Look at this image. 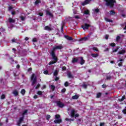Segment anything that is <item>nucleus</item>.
<instances>
[{
	"label": "nucleus",
	"mask_w": 126,
	"mask_h": 126,
	"mask_svg": "<svg viewBox=\"0 0 126 126\" xmlns=\"http://www.w3.org/2000/svg\"><path fill=\"white\" fill-rule=\"evenodd\" d=\"M63 48V46L62 45L55 46L53 47V50L50 54L55 61H51L49 63V65H51V64H54V63H56L58 62V58H57L56 54H55V51L56 50H62Z\"/></svg>",
	"instance_id": "f257e3e1"
},
{
	"label": "nucleus",
	"mask_w": 126,
	"mask_h": 126,
	"mask_svg": "<svg viewBox=\"0 0 126 126\" xmlns=\"http://www.w3.org/2000/svg\"><path fill=\"white\" fill-rule=\"evenodd\" d=\"M105 1L106 2V5L110 7H113L114 3L116 2V0H105Z\"/></svg>",
	"instance_id": "f03ea898"
},
{
	"label": "nucleus",
	"mask_w": 126,
	"mask_h": 126,
	"mask_svg": "<svg viewBox=\"0 0 126 126\" xmlns=\"http://www.w3.org/2000/svg\"><path fill=\"white\" fill-rule=\"evenodd\" d=\"M55 124H61L62 123V119H61V115L57 114L55 115V120H54Z\"/></svg>",
	"instance_id": "7ed1b4c3"
},
{
	"label": "nucleus",
	"mask_w": 126,
	"mask_h": 126,
	"mask_svg": "<svg viewBox=\"0 0 126 126\" xmlns=\"http://www.w3.org/2000/svg\"><path fill=\"white\" fill-rule=\"evenodd\" d=\"M32 85H35L37 82V77L35 76V74H32L31 76Z\"/></svg>",
	"instance_id": "20e7f679"
},
{
	"label": "nucleus",
	"mask_w": 126,
	"mask_h": 126,
	"mask_svg": "<svg viewBox=\"0 0 126 126\" xmlns=\"http://www.w3.org/2000/svg\"><path fill=\"white\" fill-rule=\"evenodd\" d=\"M75 113H76V112H75V110L74 109H72L71 111V117H74V118H77L78 117H79V114H75Z\"/></svg>",
	"instance_id": "39448f33"
},
{
	"label": "nucleus",
	"mask_w": 126,
	"mask_h": 126,
	"mask_svg": "<svg viewBox=\"0 0 126 126\" xmlns=\"http://www.w3.org/2000/svg\"><path fill=\"white\" fill-rule=\"evenodd\" d=\"M90 27V25L85 24L84 25L82 26V28H83V30H87V29H88V28H89Z\"/></svg>",
	"instance_id": "423d86ee"
},
{
	"label": "nucleus",
	"mask_w": 126,
	"mask_h": 126,
	"mask_svg": "<svg viewBox=\"0 0 126 126\" xmlns=\"http://www.w3.org/2000/svg\"><path fill=\"white\" fill-rule=\"evenodd\" d=\"M78 62H79L80 64H82V65L84 64V63H85V61L83 60V58L82 57L79 58Z\"/></svg>",
	"instance_id": "0eeeda50"
},
{
	"label": "nucleus",
	"mask_w": 126,
	"mask_h": 126,
	"mask_svg": "<svg viewBox=\"0 0 126 126\" xmlns=\"http://www.w3.org/2000/svg\"><path fill=\"white\" fill-rule=\"evenodd\" d=\"M24 119V116H23L22 117L20 118L17 122V126H20V125H21V123L23 122V119Z\"/></svg>",
	"instance_id": "6e6552de"
},
{
	"label": "nucleus",
	"mask_w": 126,
	"mask_h": 126,
	"mask_svg": "<svg viewBox=\"0 0 126 126\" xmlns=\"http://www.w3.org/2000/svg\"><path fill=\"white\" fill-rule=\"evenodd\" d=\"M57 104L60 108H63V107H64V104L61 101H57Z\"/></svg>",
	"instance_id": "1a4fd4ad"
},
{
	"label": "nucleus",
	"mask_w": 126,
	"mask_h": 126,
	"mask_svg": "<svg viewBox=\"0 0 126 126\" xmlns=\"http://www.w3.org/2000/svg\"><path fill=\"white\" fill-rule=\"evenodd\" d=\"M91 0H86L84 2L82 3V5H86V4H88V3H90V2H91Z\"/></svg>",
	"instance_id": "9d476101"
},
{
	"label": "nucleus",
	"mask_w": 126,
	"mask_h": 126,
	"mask_svg": "<svg viewBox=\"0 0 126 126\" xmlns=\"http://www.w3.org/2000/svg\"><path fill=\"white\" fill-rule=\"evenodd\" d=\"M44 30H47V31H52V30H53V28L49 26H47L44 28Z\"/></svg>",
	"instance_id": "9b49d317"
},
{
	"label": "nucleus",
	"mask_w": 126,
	"mask_h": 126,
	"mask_svg": "<svg viewBox=\"0 0 126 126\" xmlns=\"http://www.w3.org/2000/svg\"><path fill=\"white\" fill-rule=\"evenodd\" d=\"M8 21L9 23H14L15 22V19L12 18H9Z\"/></svg>",
	"instance_id": "f8f14e48"
},
{
	"label": "nucleus",
	"mask_w": 126,
	"mask_h": 126,
	"mask_svg": "<svg viewBox=\"0 0 126 126\" xmlns=\"http://www.w3.org/2000/svg\"><path fill=\"white\" fill-rule=\"evenodd\" d=\"M125 53H126V50H122L118 52V55H124V54H125Z\"/></svg>",
	"instance_id": "ddd939ff"
},
{
	"label": "nucleus",
	"mask_w": 126,
	"mask_h": 126,
	"mask_svg": "<svg viewBox=\"0 0 126 126\" xmlns=\"http://www.w3.org/2000/svg\"><path fill=\"white\" fill-rule=\"evenodd\" d=\"M79 61V58H73L72 60V63H77Z\"/></svg>",
	"instance_id": "4468645a"
},
{
	"label": "nucleus",
	"mask_w": 126,
	"mask_h": 126,
	"mask_svg": "<svg viewBox=\"0 0 126 126\" xmlns=\"http://www.w3.org/2000/svg\"><path fill=\"white\" fill-rule=\"evenodd\" d=\"M46 14L47 15L50 16V17H53V14H52L50 11H46Z\"/></svg>",
	"instance_id": "2eb2a0df"
},
{
	"label": "nucleus",
	"mask_w": 126,
	"mask_h": 126,
	"mask_svg": "<svg viewBox=\"0 0 126 126\" xmlns=\"http://www.w3.org/2000/svg\"><path fill=\"white\" fill-rule=\"evenodd\" d=\"M78 98H79V96L78 95H75L72 96V99L73 100H77V99H78Z\"/></svg>",
	"instance_id": "dca6fc26"
},
{
	"label": "nucleus",
	"mask_w": 126,
	"mask_h": 126,
	"mask_svg": "<svg viewBox=\"0 0 126 126\" xmlns=\"http://www.w3.org/2000/svg\"><path fill=\"white\" fill-rule=\"evenodd\" d=\"M125 99H126V96L123 95L122 97L121 98H119L118 100L119 102H123V101H124Z\"/></svg>",
	"instance_id": "f3484780"
},
{
	"label": "nucleus",
	"mask_w": 126,
	"mask_h": 126,
	"mask_svg": "<svg viewBox=\"0 0 126 126\" xmlns=\"http://www.w3.org/2000/svg\"><path fill=\"white\" fill-rule=\"evenodd\" d=\"M64 37L66 39H67V40H68L69 41H71L72 40V37H69L67 35H65Z\"/></svg>",
	"instance_id": "a211bd4d"
},
{
	"label": "nucleus",
	"mask_w": 126,
	"mask_h": 126,
	"mask_svg": "<svg viewBox=\"0 0 126 126\" xmlns=\"http://www.w3.org/2000/svg\"><path fill=\"white\" fill-rule=\"evenodd\" d=\"M13 94L15 96H18V91H16V90H14L13 92Z\"/></svg>",
	"instance_id": "6ab92c4d"
},
{
	"label": "nucleus",
	"mask_w": 126,
	"mask_h": 126,
	"mask_svg": "<svg viewBox=\"0 0 126 126\" xmlns=\"http://www.w3.org/2000/svg\"><path fill=\"white\" fill-rule=\"evenodd\" d=\"M50 89H51V90H52V91H54L55 90V89H56V86H55L54 85H51L50 86Z\"/></svg>",
	"instance_id": "aec40b11"
},
{
	"label": "nucleus",
	"mask_w": 126,
	"mask_h": 126,
	"mask_svg": "<svg viewBox=\"0 0 126 126\" xmlns=\"http://www.w3.org/2000/svg\"><path fill=\"white\" fill-rule=\"evenodd\" d=\"M89 35H88L87 37H84L83 38H82V40L83 41H87V40H89Z\"/></svg>",
	"instance_id": "412c9836"
},
{
	"label": "nucleus",
	"mask_w": 126,
	"mask_h": 126,
	"mask_svg": "<svg viewBox=\"0 0 126 126\" xmlns=\"http://www.w3.org/2000/svg\"><path fill=\"white\" fill-rule=\"evenodd\" d=\"M37 94L38 95H39L40 96H42V95H43V92H42L41 91H38L37 92Z\"/></svg>",
	"instance_id": "4be33fe9"
},
{
	"label": "nucleus",
	"mask_w": 126,
	"mask_h": 126,
	"mask_svg": "<svg viewBox=\"0 0 126 126\" xmlns=\"http://www.w3.org/2000/svg\"><path fill=\"white\" fill-rule=\"evenodd\" d=\"M59 73V70H56L54 72V76H57Z\"/></svg>",
	"instance_id": "5701e85b"
},
{
	"label": "nucleus",
	"mask_w": 126,
	"mask_h": 126,
	"mask_svg": "<svg viewBox=\"0 0 126 126\" xmlns=\"http://www.w3.org/2000/svg\"><path fill=\"white\" fill-rule=\"evenodd\" d=\"M91 56H93V58H97L99 55H98V54H92Z\"/></svg>",
	"instance_id": "b1692460"
},
{
	"label": "nucleus",
	"mask_w": 126,
	"mask_h": 126,
	"mask_svg": "<svg viewBox=\"0 0 126 126\" xmlns=\"http://www.w3.org/2000/svg\"><path fill=\"white\" fill-rule=\"evenodd\" d=\"M105 20L107 22H113V21L112 20H110V19H108L107 18H105Z\"/></svg>",
	"instance_id": "393cba45"
},
{
	"label": "nucleus",
	"mask_w": 126,
	"mask_h": 126,
	"mask_svg": "<svg viewBox=\"0 0 126 126\" xmlns=\"http://www.w3.org/2000/svg\"><path fill=\"white\" fill-rule=\"evenodd\" d=\"M84 13V14H89V10H85Z\"/></svg>",
	"instance_id": "a878e982"
},
{
	"label": "nucleus",
	"mask_w": 126,
	"mask_h": 126,
	"mask_svg": "<svg viewBox=\"0 0 126 126\" xmlns=\"http://www.w3.org/2000/svg\"><path fill=\"white\" fill-rule=\"evenodd\" d=\"M21 94H22V95H24V94H25V90L24 89L22 90L21 91Z\"/></svg>",
	"instance_id": "bb28decb"
},
{
	"label": "nucleus",
	"mask_w": 126,
	"mask_h": 126,
	"mask_svg": "<svg viewBox=\"0 0 126 126\" xmlns=\"http://www.w3.org/2000/svg\"><path fill=\"white\" fill-rule=\"evenodd\" d=\"M41 2V1L40 0H36L35 1V4L36 5H37V4H38V3Z\"/></svg>",
	"instance_id": "cd10ccee"
},
{
	"label": "nucleus",
	"mask_w": 126,
	"mask_h": 126,
	"mask_svg": "<svg viewBox=\"0 0 126 126\" xmlns=\"http://www.w3.org/2000/svg\"><path fill=\"white\" fill-rule=\"evenodd\" d=\"M109 46H111V47H115L116 46V43H111L109 44Z\"/></svg>",
	"instance_id": "c85d7f7f"
},
{
	"label": "nucleus",
	"mask_w": 126,
	"mask_h": 126,
	"mask_svg": "<svg viewBox=\"0 0 126 126\" xmlns=\"http://www.w3.org/2000/svg\"><path fill=\"white\" fill-rule=\"evenodd\" d=\"M99 9H98V8L93 9V11H94V12H96V13L99 12Z\"/></svg>",
	"instance_id": "c756f323"
},
{
	"label": "nucleus",
	"mask_w": 126,
	"mask_h": 126,
	"mask_svg": "<svg viewBox=\"0 0 126 126\" xmlns=\"http://www.w3.org/2000/svg\"><path fill=\"white\" fill-rule=\"evenodd\" d=\"M68 85H69V83H68V82H65L64 83V86L65 87H67V86H68Z\"/></svg>",
	"instance_id": "7c9ffc66"
},
{
	"label": "nucleus",
	"mask_w": 126,
	"mask_h": 126,
	"mask_svg": "<svg viewBox=\"0 0 126 126\" xmlns=\"http://www.w3.org/2000/svg\"><path fill=\"white\" fill-rule=\"evenodd\" d=\"M101 95H102V94L101 93H98L96 95V97L97 98H100L101 97Z\"/></svg>",
	"instance_id": "2f4dec72"
},
{
	"label": "nucleus",
	"mask_w": 126,
	"mask_h": 126,
	"mask_svg": "<svg viewBox=\"0 0 126 126\" xmlns=\"http://www.w3.org/2000/svg\"><path fill=\"white\" fill-rule=\"evenodd\" d=\"M5 98V95L4 94H2L0 97V99H3Z\"/></svg>",
	"instance_id": "473e14b6"
},
{
	"label": "nucleus",
	"mask_w": 126,
	"mask_h": 126,
	"mask_svg": "<svg viewBox=\"0 0 126 126\" xmlns=\"http://www.w3.org/2000/svg\"><path fill=\"white\" fill-rule=\"evenodd\" d=\"M118 50H119V47H117L116 49H114L112 52L113 53H116L118 51Z\"/></svg>",
	"instance_id": "72a5a7b5"
},
{
	"label": "nucleus",
	"mask_w": 126,
	"mask_h": 126,
	"mask_svg": "<svg viewBox=\"0 0 126 126\" xmlns=\"http://www.w3.org/2000/svg\"><path fill=\"white\" fill-rule=\"evenodd\" d=\"M46 120H50V118H51V116L48 115L46 116Z\"/></svg>",
	"instance_id": "f704fd0d"
},
{
	"label": "nucleus",
	"mask_w": 126,
	"mask_h": 126,
	"mask_svg": "<svg viewBox=\"0 0 126 126\" xmlns=\"http://www.w3.org/2000/svg\"><path fill=\"white\" fill-rule=\"evenodd\" d=\"M120 39H121V37L118 36L116 37V41H117V42H118V41H120Z\"/></svg>",
	"instance_id": "c9c22d12"
},
{
	"label": "nucleus",
	"mask_w": 126,
	"mask_h": 126,
	"mask_svg": "<svg viewBox=\"0 0 126 126\" xmlns=\"http://www.w3.org/2000/svg\"><path fill=\"white\" fill-rule=\"evenodd\" d=\"M115 11L114 10L110 11V14H111V15H113V14H115Z\"/></svg>",
	"instance_id": "e433bc0d"
},
{
	"label": "nucleus",
	"mask_w": 126,
	"mask_h": 126,
	"mask_svg": "<svg viewBox=\"0 0 126 126\" xmlns=\"http://www.w3.org/2000/svg\"><path fill=\"white\" fill-rule=\"evenodd\" d=\"M26 114H27V110H25V111H24V112L23 113V117H24V115H26Z\"/></svg>",
	"instance_id": "4c0bfd02"
},
{
	"label": "nucleus",
	"mask_w": 126,
	"mask_h": 126,
	"mask_svg": "<svg viewBox=\"0 0 126 126\" xmlns=\"http://www.w3.org/2000/svg\"><path fill=\"white\" fill-rule=\"evenodd\" d=\"M41 85L39 84H38L36 86V87H35V89H37L38 88H39V87H40Z\"/></svg>",
	"instance_id": "58836bf2"
},
{
	"label": "nucleus",
	"mask_w": 126,
	"mask_h": 126,
	"mask_svg": "<svg viewBox=\"0 0 126 126\" xmlns=\"http://www.w3.org/2000/svg\"><path fill=\"white\" fill-rule=\"evenodd\" d=\"M43 73L44 74H48L49 73V71L47 70H46L43 72Z\"/></svg>",
	"instance_id": "ea45409f"
},
{
	"label": "nucleus",
	"mask_w": 126,
	"mask_h": 126,
	"mask_svg": "<svg viewBox=\"0 0 126 126\" xmlns=\"http://www.w3.org/2000/svg\"><path fill=\"white\" fill-rule=\"evenodd\" d=\"M123 114H126V107L123 110Z\"/></svg>",
	"instance_id": "a19ab883"
},
{
	"label": "nucleus",
	"mask_w": 126,
	"mask_h": 126,
	"mask_svg": "<svg viewBox=\"0 0 126 126\" xmlns=\"http://www.w3.org/2000/svg\"><path fill=\"white\" fill-rule=\"evenodd\" d=\"M93 50H94V51H95V52H98V49L96 47L93 48Z\"/></svg>",
	"instance_id": "79ce46f5"
},
{
	"label": "nucleus",
	"mask_w": 126,
	"mask_h": 126,
	"mask_svg": "<svg viewBox=\"0 0 126 126\" xmlns=\"http://www.w3.org/2000/svg\"><path fill=\"white\" fill-rule=\"evenodd\" d=\"M82 87H83V88H84L85 89H86V88H87V85L84 84L82 85Z\"/></svg>",
	"instance_id": "37998d69"
},
{
	"label": "nucleus",
	"mask_w": 126,
	"mask_h": 126,
	"mask_svg": "<svg viewBox=\"0 0 126 126\" xmlns=\"http://www.w3.org/2000/svg\"><path fill=\"white\" fill-rule=\"evenodd\" d=\"M38 15H39V16H43V13L42 12H39L38 13Z\"/></svg>",
	"instance_id": "c03bdc74"
},
{
	"label": "nucleus",
	"mask_w": 126,
	"mask_h": 126,
	"mask_svg": "<svg viewBox=\"0 0 126 126\" xmlns=\"http://www.w3.org/2000/svg\"><path fill=\"white\" fill-rule=\"evenodd\" d=\"M65 121H69L70 122L71 121H73V120H72L71 119L66 118Z\"/></svg>",
	"instance_id": "a18cd8bd"
},
{
	"label": "nucleus",
	"mask_w": 126,
	"mask_h": 126,
	"mask_svg": "<svg viewBox=\"0 0 126 126\" xmlns=\"http://www.w3.org/2000/svg\"><path fill=\"white\" fill-rule=\"evenodd\" d=\"M68 76L69 78L72 77V75H71V74H70V73H68Z\"/></svg>",
	"instance_id": "49530a36"
},
{
	"label": "nucleus",
	"mask_w": 126,
	"mask_h": 126,
	"mask_svg": "<svg viewBox=\"0 0 126 126\" xmlns=\"http://www.w3.org/2000/svg\"><path fill=\"white\" fill-rule=\"evenodd\" d=\"M16 42V39H12V43H15Z\"/></svg>",
	"instance_id": "de8ad7c7"
},
{
	"label": "nucleus",
	"mask_w": 126,
	"mask_h": 126,
	"mask_svg": "<svg viewBox=\"0 0 126 126\" xmlns=\"http://www.w3.org/2000/svg\"><path fill=\"white\" fill-rule=\"evenodd\" d=\"M65 89H63L62 91L61 92H62V93H64V92H65Z\"/></svg>",
	"instance_id": "09e8293b"
},
{
	"label": "nucleus",
	"mask_w": 126,
	"mask_h": 126,
	"mask_svg": "<svg viewBox=\"0 0 126 126\" xmlns=\"http://www.w3.org/2000/svg\"><path fill=\"white\" fill-rule=\"evenodd\" d=\"M20 18L21 19V20H22L23 21V20H25V18L24 17H20Z\"/></svg>",
	"instance_id": "8fccbe9b"
},
{
	"label": "nucleus",
	"mask_w": 126,
	"mask_h": 126,
	"mask_svg": "<svg viewBox=\"0 0 126 126\" xmlns=\"http://www.w3.org/2000/svg\"><path fill=\"white\" fill-rule=\"evenodd\" d=\"M59 79H60V78H59L58 77H56L55 78V81H58V80H59Z\"/></svg>",
	"instance_id": "3c124183"
},
{
	"label": "nucleus",
	"mask_w": 126,
	"mask_h": 126,
	"mask_svg": "<svg viewBox=\"0 0 126 126\" xmlns=\"http://www.w3.org/2000/svg\"><path fill=\"white\" fill-rule=\"evenodd\" d=\"M0 30L1 32H4V31H5V30L3 28L0 29Z\"/></svg>",
	"instance_id": "603ef678"
},
{
	"label": "nucleus",
	"mask_w": 126,
	"mask_h": 126,
	"mask_svg": "<svg viewBox=\"0 0 126 126\" xmlns=\"http://www.w3.org/2000/svg\"><path fill=\"white\" fill-rule=\"evenodd\" d=\"M32 42H37V38H33L32 39Z\"/></svg>",
	"instance_id": "864d4df0"
},
{
	"label": "nucleus",
	"mask_w": 126,
	"mask_h": 126,
	"mask_svg": "<svg viewBox=\"0 0 126 126\" xmlns=\"http://www.w3.org/2000/svg\"><path fill=\"white\" fill-rule=\"evenodd\" d=\"M105 125V123H102L100 124V126H103Z\"/></svg>",
	"instance_id": "5fc2aeb1"
},
{
	"label": "nucleus",
	"mask_w": 126,
	"mask_h": 126,
	"mask_svg": "<svg viewBox=\"0 0 126 126\" xmlns=\"http://www.w3.org/2000/svg\"><path fill=\"white\" fill-rule=\"evenodd\" d=\"M74 18H76V19H79L80 18L78 16H76L74 17Z\"/></svg>",
	"instance_id": "6e6d98bb"
},
{
	"label": "nucleus",
	"mask_w": 126,
	"mask_h": 126,
	"mask_svg": "<svg viewBox=\"0 0 126 126\" xmlns=\"http://www.w3.org/2000/svg\"><path fill=\"white\" fill-rule=\"evenodd\" d=\"M34 99H37V98H38V95H35L33 96Z\"/></svg>",
	"instance_id": "4d7b16f0"
},
{
	"label": "nucleus",
	"mask_w": 126,
	"mask_h": 126,
	"mask_svg": "<svg viewBox=\"0 0 126 126\" xmlns=\"http://www.w3.org/2000/svg\"><path fill=\"white\" fill-rule=\"evenodd\" d=\"M46 88V85H43L41 88V89H45Z\"/></svg>",
	"instance_id": "13d9d810"
},
{
	"label": "nucleus",
	"mask_w": 126,
	"mask_h": 126,
	"mask_svg": "<svg viewBox=\"0 0 126 126\" xmlns=\"http://www.w3.org/2000/svg\"><path fill=\"white\" fill-rule=\"evenodd\" d=\"M62 69H63V70H65V69H66V67H62Z\"/></svg>",
	"instance_id": "bf43d9fd"
},
{
	"label": "nucleus",
	"mask_w": 126,
	"mask_h": 126,
	"mask_svg": "<svg viewBox=\"0 0 126 126\" xmlns=\"http://www.w3.org/2000/svg\"><path fill=\"white\" fill-rule=\"evenodd\" d=\"M109 38V35H105V39H106V40H107V39Z\"/></svg>",
	"instance_id": "052dcab7"
},
{
	"label": "nucleus",
	"mask_w": 126,
	"mask_h": 126,
	"mask_svg": "<svg viewBox=\"0 0 126 126\" xmlns=\"http://www.w3.org/2000/svg\"><path fill=\"white\" fill-rule=\"evenodd\" d=\"M11 9H12V6L9 7L8 10H11Z\"/></svg>",
	"instance_id": "680f3d73"
},
{
	"label": "nucleus",
	"mask_w": 126,
	"mask_h": 126,
	"mask_svg": "<svg viewBox=\"0 0 126 126\" xmlns=\"http://www.w3.org/2000/svg\"><path fill=\"white\" fill-rule=\"evenodd\" d=\"M15 12L13 11V12H11V14H12V15H14V14H15Z\"/></svg>",
	"instance_id": "e2e57ef3"
},
{
	"label": "nucleus",
	"mask_w": 126,
	"mask_h": 126,
	"mask_svg": "<svg viewBox=\"0 0 126 126\" xmlns=\"http://www.w3.org/2000/svg\"><path fill=\"white\" fill-rule=\"evenodd\" d=\"M25 40H26V41H28V40H29V38H28V37H26L25 38Z\"/></svg>",
	"instance_id": "0e129e2a"
},
{
	"label": "nucleus",
	"mask_w": 126,
	"mask_h": 126,
	"mask_svg": "<svg viewBox=\"0 0 126 126\" xmlns=\"http://www.w3.org/2000/svg\"><path fill=\"white\" fill-rule=\"evenodd\" d=\"M102 88H105L106 85H103L102 86Z\"/></svg>",
	"instance_id": "69168bd1"
},
{
	"label": "nucleus",
	"mask_w": 126,
	"mask_h": 126,
	"mask_svg": "<svg viewBox=\"0 0 126 126\" xmlns=\"http://www.w3.org/2000/svg\"><path fill=\"white\" fill-rule=\"evenodd\" d=\"M119 66H122V63H119L118 64Z\"/></svg>",
	"instance_id": "338daca9"
},
{
	"label": "nucleus",
	"mask_w": 126,
	"mask_h": 126,
	"mask_svg": "<svg viewBox=\"0 0 126 126\" xmlns=\"http://www.w3.org/2000/svg\"><path fill=\"white\" fill-rule=\"evenodd\" d=\"M107 80L111 79V77H107Z\"/></svg>",
	"instance_id": "774afa93"
}]
</instances>
